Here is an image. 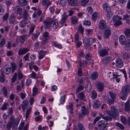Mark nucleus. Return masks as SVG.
Instances as JSON below:
<instances>
[{
	"label": "nucleus",
	"mask_w": 130,
	"mask_h": 130,
	"mask_svg": "<svg viewBox=\"0 0 130 130\" xmlns=\"http://www.w3.org/2000/svg\"><path fill=\"white\" fill-rule=\"evenodd\" d=\"M125 49L127 51L130 50V39H128L126 40L125 44Z\"/></svg>",
	"instance_id": "obj_24"
},
{
	"label": "nucleus",
	"mask_w": 130,
	"mask_h": 130,
	"mask_svg": "<svg viewBox=\"0 0 130 130\" xmlns=\"http://www.w3.org/2000/svg\"><path fill=\"white\" fill-rule=\"evenodd\" d=\"M111 57L107 56L104 57L102 60L103 63L104 64H107L111 60Z\"/></svg>",
	"instance_id": "obj_17"
},
{
	"label": "nucleus",
	"mask_w": 130,
	"mask_h": 130,
	"mask_svg": "<svg viewBox=\"0 0 130 130\" xmlns=\"http://www.w3.org/2000/svg\"><path fill=\"white\" fill-rule=\"evenodd\" d=\"M9 17V14L7 13H6L4 14L3 16V20L4 21H6L7 20L8 17Z\"/></svg>",
	"instance_id": "obj_59"
},
{
	"label": "nucleus",
	"mask_w": 130,
	"mask_h": 130,
	"mask_svg": "<svg viewBox=\"0 0 130 130\" xmlns=\"http://www.w3.org/2000/svg\"><path fill=\"white\" fill-rule=\"evenodd\" d=\"M116 125L117 127H119L121 129H124V126L119 122H116Z\"/></svg>",
	"instance_id": "obj_47"
},
{
	"label": "nucleus",
	"mask_w": 130,
	"mask_h": 130,
	"mask_svg": "<svg viewBox=\"0 0 130 130\" xmlns=\"http://www.w3.org/2000/svg\"><path fill=\"white\" fill-rule=\"evenodd\" d=\"M123 57L124 59H128L129 58L128 54L127 53H124L123 54Z\"/></svg>",
	"instance_id": "obj_62"
},
{
	"label": "nucleus",
	"mask_w": 130,
	"mask_h": 130,
	"mask_svg": "<svg viewBox=\"0 0 130 130\" xmlns=\"http://www.w3.org/2000/svg\"><path fill=\"white\" fill-rule=\"evenodd\" d=\"M97 97V94L95 91H93L91 92L92 98L94 100Z\"/></svg>",
	"instance_id": "obj_46"
},
{
	"label": "nucleus",
	"mask_w": 130,
	"mask_h": 130,
	"mask_svg": "<svg viewBox=\"0 0 130 130\" xmlns=\"http://www.w3.org/2000/svg\"><path fill=\"white\" fill-rule=\"evenodd\" d=\"M95 41V39H94L89 37L86 39L85 43L87 45H90L93 43H94Z\"/></svg>",
	"instance_id": "obj_14"
},
{
	"label": "nucleus",
	"mask_w": 130,
	"mask_h": 130,
	"mask_svg": "<svg viewBox=\"0 0 130 130\" xmlns=\"http://www.w3.org/2000/svg\"><path fill=\"white\" fill-rule=\"evenodd\" d=\"M52 25V27L54 29H56L58 26V22L56 20H53V21Z\"/></svg>",
	"instance_id": "obj_38"
},
{
	"label": "nucleus",
	"mask_w": 130,
	"mask_h": 130,
	"mask_svg": "<svg viewBox=\"0 0 130 130\" xmlns=\"http://www.w3.org/2000/svg\"><path fill=\"white\" fill-rule=\"evenodd\" d=\"M96 87L99 91L102 92L104 89V85L103 83L99 82L96 84Z\"/></svg>",
	"instance_id": "obj_13"
},
{
	"label": "nucleus",
	"mask_w": 130,
	"mask_h": 130,
	"mask_svg": "<svg viewBox=\"0 0 130 130\" xmlns=\"http://www.w3.org/2000/svg\"><path fill=\"white\" fill-rule=\"evenodd\" d=\"M103 8L106 12H110L111 10V7L107 3L104 4L103 5Z\"/></svg>",
	"instance_id": "obj_18"
},
{
	"label": "nucleus",
	"mask_w": 130,
	"mask_h": 130,
	"mask_svg": "<svg viewBox=\"0 0 130 130\" xmlns=\"http://www.w3.org/2000/svg\"><path fill=\"white\" fill-rule=\"evenodd\" d=\"M31 108L30 107L29 109H28L26 110V119H27L29 117V115L30 113Z\"/></svg>",
	"instance_id": "obj_41"
},
{
	"label": "nucleus",
	"mask_w": 130,
	"mask_h": 130,
	"mask_svg": "<svg viewBox=\"0 0 130 130\" xmlns=\"http://www.w3.org/2000/svg\"><path fill=\"white\" fill-rule=\"evenodd\" d=\"M59 4L62 6L65 7L66 6L67 4L66 0H60Z\"/></svg>",
	"instance_id": "obj_55"
},
{
	"label": "nucleus",
	"mask_w": 130,
	"mask_h": 130,
	"mask_svg": "<svg viewBox=\"0 0 130 130\" xmlns=\"http://www.w3.org/2000/svg\"><path fill=\"white\" fill-rule=\"evenodd\" d=\"M17 74L15 73L11 79V82L12 83H14L16 81L17 78Z\"/></svg>",
	"instance_id": "obj_45"
},
{
	"label": "nucleus",
	"mask_w": 130,
	"mask_h": 130,
	"mask_svg": "<svg viewBox=\"0 0 130 130\" xmlns=\"http://www.w3.org/2000/svg\"><path fill=\"white\" fill-rule=\"evenodd\" d=\"M84 88V86L83 85H80L79 86L76 90V92L78 93L83 90Z\"/></svg>",
	"instance_id": "obj_44"
},
{
	"label": "nucleus",
	"mask_w": 130,
	"mask_h": 130,
	"mask_svg": "<svg viewBox=\"0 0 130 130\" xmlns=\"http://www.w3.org/2000/svg\"><path fill=\"white\" fill-rule=\"evenodd\" d=\"M71 21L73 24H75L77 23L78 20L76 17L73 16L71 18Z\"/></svg>",
	"instance_id": "obj_37"
},
{
	"label": "nucleus",
	"mask_w": 130,
	"mask_h": 130,
	"mask_svg": "<svg viewBox=\"0 0 130 130\" xmlns=\"http://www.w3.org/2000/svg\"><path fill=\"white\" fill-rule=\"evenodd\" d=\"M104 99L105 102L109 105L113 104L115 102L114 99H110L109 97L107 96H104Z\"/></svg>",
	"instance_id": "obj_9"
},
{
	"label": "nucleus",
	"mask_w": 130,
	"mask_h": 130,
	"mask_svg": "<svg viewBox=\"0 0 130 130\" xmlns=\"http://www.w3.org/2000/svg\"><path fill=\"white\" fill-rule=\"evenodd\" d=\"M11 66L7 64L4 67V70L6 74H8L11 72L13 73L14 72L16 69L15 64L14 63H11Z\"/></svg>",
	"instance_id": "obj_1"
},
{
	"label": "nucleus",
	"mask_w": 130,
	"mask_h": 130,
	"mask_svg": "<svg viewBox=\"0 0 130 130\" xmlns=\"http://www.w3.org/2000/svg\"><path fill=\"white\" fill-rule=\"evenodd\" d=\"M43 36V39L41 42V44H43L47 43L48 40L50 39L48 33H44Z\"/></svg>",
	"instance_id": "obj_5"
},
{
	"label": "nucleus",
	"mask_w": 130,
	"mask_h": 130,
	"mask_svg": "<svg viewBox=\"0 0 130 130\" xmlns=\"http://www.w3.org/2000/svg\"><path fill=\"white\" fill-rule=\"evenodd\" d=\"M107 14L106 16L108 20L110 19L112 15V13L111 12V10L110 11V12H107Z\"/></svg>",
	"instance_id": "obj_56"
},
{
	"label": "nucleus",
	"mask_w": 130,
	"mask_h": 130,
	"mask_svg": "<svg viewBox=\"0 0 130 130\" xmlns=\"http://www.w3.org/2000/svg\"><path fill=\"white\" fill-rule=\"evenodd\" d=\"M46 52L42 50L40 51L39 53L38 58L40 59L43 58L45 56Z\"/></svg>",
	"instance_id": "obj_22"
},
{
	"label": "nucleus",
	"mask_w": 130,
	"mask_h": 130,
	"mask_svg": "<svg viewBox=\"0 0 130 130\" xmlns=\"http://www.w3.org/2000/svg\"><path fill=\"white\" fill-rule=\"evenodd\" d=\"M29 51V49L27 48H23L22 49H20L18 51V54L20 55H21L26 53Z\"/></svg>",
	"instance_id": "obj_12"
},
{
	"label": "nucleus",
	"mask_w": 130,
	"mask_h": 130,
	"mask_svg": "<svg viewBox=\"0 0 130 130\" xmlns=\"http://www.w3.org/2000/svg\"><path fill=\"white\" fill-rule=\"evenodd\" d=\"M124 110L126 111H129L130 110V105L129 102L127 101L125 104Z\"/></svg>",
	"instance_id": "obj_29"
},
{
	"label": "nucleus",
	"mask_w": 130,
	"mask_h": 130,
	"mask_svg": "<svg viewBox=\"0 0 130 130\" xmlns=\"http://www.w3.org/2000/svg\"><path fill=\"white\" fill-rule=\"evenodd\" d=\"M32 91L33 93L32 95V96H34L38 94V89L36 87H34Z\"/></svg>",
	"instance_id": "obj_39"
},
{
	"label": "nucleus",
	"mask_w": 130,
	"mask_h": 130,
	"mask_svg": "<svg viewBox=\"0 0 130 130\" xmlns=\"http://www.w3.org/2000/svg\"><path fill=\"white\" fill-rule=\"evenodd\" d=\"M1 73L0 76V81L2 83H3L5 81L4 74L3 70H1Z\"/></svg>",
	"instance_id": "obj_32"
},
{
	"label": "nucleus",
	"mask_w": 130,
	"mask_h": 130,
	"mask_svg": "<svg viewBox=\"0 0 130 130\" xmlns=\"http://www.w3.org/2000/svg\"><path fill=\"white\" fill-rule=\"evenodd\" d=\"M77 73L79 76L81 77L82 76L83 72L82 71V69L81 68H78L77 71Z\"/></svg>",
	"instance_id": "obj_61"
},
{
	"label": "nucleus",
	"mask_w": 130,
	"mask_h": 130,
	"mask_svg": "<svg viewBox=\"0 0 130 130\" xmlns=\"http://www.w3.org/2000/svg\"><path fill=\"white\" fill-rule=\"evenodd\" d=\"M9 26H5L4 27V29L2 28L0 29V31L1 32H3L4 31V29L5 31L6 32H7L8 31L9 29Z\"/></svg>",
	"instance_id": "obj_42"
},
{
	"label": "nucleus",
	"mask_w": 130,
	"mask_h": 130,
	"mask_svg": "<svg viewBox=\"0 0 130 130\" xmlns=\"http://www.w3.org/2000/svg\"><path fill=\"white\" fill-rule=\"evenodd\" d=\"M22 18L24 20L29 21V19H30V18L29 17V15L26 10H25L23 11L22 14Z\"/></svg>",
	"instance_id": "obj_8"
},
{
	"label": "nucleus",
	"mask_w": 130,
	"mask_h": 130,
	"mask_svg": "<svg viewBox=\"0 0 130 130\" xmlns=\"http://www.w3.org/2000/svg\"><path fill=\"white\" fill-rule=\"evenodd\" d=\"M6 40L4 38H3L0 42V47H2L5 45L6 42Z\"/></svg>",
	"instance_id": "obj_53"
},
{
	"label": "nucleus",
	"mask_w": 130,
	"mask_h": 130,
	"mask_svg": "<svg viewBox=\"0 0 130 130\" xmlns=\"http://www.w3.org/2000/svg\"><path fill=\"white\" fill-rule=\"evenodd\" d=\"M106 27L105 22L104 20L100 21L99 23V27L101 29H103Z\"/></svg>",
	"instance_id": "obj_21"
},
{
	"label": "nucleus",
	"mask_w": 130,
	"mask_h": 130,
	"mask_svg": "<svg viewBox=\"0 0 130 130\" xmlns=\"http://www.w3.org/2000/svg\"><path fill=\"white\" fill-rule=\"evenodd\" d=\"M13 10L14 11L15 13L20 15H21V13L22 11V8L19 6H18L14 8L13 9Z\"/></svg>",
	"instance_id": "obj_15"
},
{
	"label": "nucleus",
	"mask_w": 130,
	"mask_h": 130,
	"mask_svg": "<svg viewBox=\"0 0 130 130\" xmlns=\"http://www.w3.org/2000/svg\"><path fill=\"white\" fill-rule=\"evenodd\" d=\"M28 21L24 20L20 22L19 24L20 26L21 27H24L25 26L26 24L27 23Z\"/></svg>",
	"instance_id": "obj_35"
},
{
	"label": "nucleus",
	"mask_w": 130,
	"mask_h": 130,
	"mask_svg": "<svg viewBox=\"0 0 130 130\" xmlns=\"http://www.w3.org/2000/svg\"><path fill=\"white\" fill-rule=\"evenodd\" d=\"M121 122L123 124H125L127 123V120L124 116H121Z\"/></svg>",
	"instance_id": "obj_52"
},
{
	"label": "nucleus",
	"mask_w": 130,
	"mask_h": 130,
	"mask_svg": "<svg viewBox=\"0 0 130 130\" xmlns=\"http://www.w3.org/2000/svg\"><path fill=\"white\" fill-rule=\"evenodd\" d=\"M120 43L122 45H125L126 40L125 36L123 35H121L119 38Z\"/></svg>",
	"instance_id": "obj_16"
},
{
	"label": "nucleus",
	"mask_w": 130,
	"mask_h": 130,
	"mask_svg": "<svg viewBox=\"0 0 130 130\" xmlns=\"http://www.w3.org/2000/svg\"><path fill=\"white\" fill-rule=\"evenodd\" d=\"M103 119L107 121H111L112 119V117L109 116H106L103 117Z\"/></svg>",
	"instance_id": "obj_51"
},
{
	"label": "nucleus",
	"mask_w": 130,
	"mask_h": 130,
	"mask_svg": "<svg viewBox=\"0 0 130 130\" xmlns=\"http://www.w3.org/2000/svg\"><path fill=\"white\" fill-rule=\"evenodd\" d=\"M77 127L79 130H85L83 124L81 123L78 124Z\"/></svg>",
	"instance_id": "obj_49"
},
{
	"label": "nucleus",
	"mask_w": 130,
	"mask_h": 130,
	"mask_svg": "<svg viewBox=\"0 0 130 130\" xmlns=\"http://www.w3.org/2000/svg\"><path fill=\"white\" fill-rule=\"evenodd\" d=\"M18 3L20 5L24 6H26L28 2V0H19Z\"/></svg>",
	"instance_id": "obj_28"
},
{
	"label": "nucleus",
	"mask_w": 130,
	"mask_h": 130,
	"mask_svg": "<svg viewBox=\"0 0 130 130\" xmlns=\"http://www.w3.org/2000/svg\"><path fill=\"white\" fill-rule=\"evenodd\" d=\"M99 16V14L97 12L94 13L92 15L91 19L95 21L97 19V18Z\"/></svg>",
	"instance_id": "obj_33"
},
{
	"label": "nucleus",
	"mask_w": 130,
	"mask_h": 130,
	"mask_svg": "<svg viewBox=\"0 0 130 130\" xmlns=\"http://www.w3.org/2000/svg\"><path fill=\"white\" fill-rule=\"evenodd\" d=\"M14 53L12 51H7V55L8 56H11L14 55Z\"/></svg>",
	"instance_id": "obj_57"
},
{
	"label": "nucleus",
	"mask_w": 130,
	"mask_h": 130,
	"mask_svg": "<svg viewBox=\"0 0 130 130\" xmlns=\"http://www.w3.org/2000/svg\"><path fill=\"white\" fill-rule=\"evenodd\" d=\"M122 24L121 21L118 20L114 23V25L116 26H118Z\"/></svg>",
	"instance_id": "obj_63"
},
{
	"label": "nucleus",
	"mask_w": 130,
	"mask_h": 130,
	"mask_svg": "<svg viewBox=\"0 0 130 130\" xmlns=\"http://www.w3.org/2000/svg\"><path fill=\"white\" fill-rule=\"evenodd\" d=\"M82 114H80L79 115V118H82L84 116V115H88L89 113V110L88 108H85L84 106H82Z\"/></svg>",
	"instance_id": "obj_6"
},
{
	"label": "nucleus",
	"mask_w": 130,
	"mask_h": 130,
	"mask_svg": "<svg viewBox=\"0 0 130 130\" xmlns=\"http://www.w3.org/2000/svg\"><path fill=\"white\" fill-rule=\"evenodd\" d=\"M116 66L118 68L122 67L123 65L122 61L119 58H117L116 60Z\"/></svg>",
	"instance_id": "obj_11"
},
{
	"label": "nucleus",
	"mask_w": 130,
	"mask_h": 130,
	"mask_svg": "<svg viewBox=\"0 0 130 130\" xmlns=\"http://www.w3.org/2000/svg\"><path fill=\"white\" fill-rule=\"evenodd\" d=\"M68 17V15H66V13H64L63 14L61 19V20L60 23L61 24L64 23L65 22V21L67 19Z\"/></svg>",
	"instance_id": "obj_27"
},
{
	"label": "nucleus",
	"mask_w": 130,
	"mask_h": 130,
	"mask_svg": "<svg viewBox=\"0 0 130 130\" xmlns=\"http://www.w3.org/2000/svg\"><path fill=\"white\" fill-rule=\"evenodd\" d=\"M109 93L111 99H113L115 100L116 96V93L115 92H112L110 91L109 92Z\"/></svg>",
	"instance_id": "obj_36"
},
{
	"label": "nucleus",
	"mask_w": 130,
	"mask_h": 130,
	"mask_svg": "<svg viewBox=\"0 0 130 130\" xmlns=\"http://www.w3.org/2000/svg\"><path fill=\"white\" fill-rule=\"evenodd\" d=\"M53 21V19L51 18H48L44 20L43 22V24L44 25L45 28L46 29H49Z\"/></svg>",
	"instance_id": "obj_4"
},
{
	"label": "nucleus",
	"mask_w": 130,
	"mask_h": 130,
	"mask_svg": "<svg viewBox=\"0 0 130 130\" xmlns=\"http://www.w3.org/2000/svg\"><path fill=\"white\" fill-rule=\"evenodd\" d=\"M130 90V86L128 84L126 85L122 88V94L126 95L129 92Z\"/></svg>",
	"instance_id": "obj_7"
},
{
	"label": "nucleus",
	"mask_w": 130,
	"mask_h": 130,
	"mask_svg": "<svg viewBox=\"0 0 130 130\" xmlns=\"http://www.w3.org/2000/svg\"><path fill=\"white\" fill-rule=\"evenodd\" d=\"M89 0H81L80 4L83 6L86 5L88 2Z\"/></svg>",
	"instance_id": "obj_58"
},
{
	"label": "nucleus",
	"mask_w": 130,
	"mask_h": 130,
	"mask_svg": "<svg viewBox=\"0 0 130 130\" xmlns=\"http://www.w3.org/2000/svg\"><path fill=\"white\" fill-rule=\"evenodd\" d=\"M98 76V74L96 72H94L90 75L91 79L93 80H95L96 79Z\"/></svg>",
	"instance_id": "obj_26"
},
{
	"label": "nucleus",
	"mask_w": 130,
	"mask_h": 130,
	"mask_svg": "<svg viewBox=\"0 0 130 130\" xmlns=\"http://www.w3.org/2000/svg\"><path fill=\"white\" fill-rule=\"evenodd\" d=\"M23 77V75L22 73L20 71H19L18 73V77L21 80Z\"/></svg>",
	"instance_id": "obj_60"
},
{
	"label": "nucleus",
	"mask_w": 130,
	"mask_h": 130,
	"mask_svg": "<svg viewBox=\"0 0 130 130\" xmlns=\"http://www.w3.org/2000/svg\"><path fill=\"white\" fill-rule=\"evenodd\" d=\"M110 108L111 110H106L105 111L106 113L113 118H115L119 115V112L118 110L113 106H111L110 107Z\"/></svg>",
	"instance_id": "obj_2"
},
{
	"label": "nucleus",
	"mask_w": 130,
	"mask_h": 130,
	"mask_svg": "<svg viewBox=\"0 0 130 130\" xmlns=\"http://www.w3.org/2000/svg\"><path fill=\"white\" fill-rule=\"evenodd\" d=\"M8 104L7 103H4L1 108V109L3 110H5L7 109V106Z\"/></svg>",
	"instance_id": "obj_48"
},
{
	"label": "nucleus",
	"mask_w": 130,
	"mask_h": 130,
	"mask_svg": "<svg viewBox=\"0 0 130 130\" xmlns=\"http://www.w3.org/2000/svg\"><path fill=\"white\" fill-rule=\"evenodd\" d=\"M13 107H11L8 108L7 111V116H10L13 113Z\"/></svg>",
	"instance_id": "obj_43"
},
{
	"label": "nucleus",
	"mask_w": 130,
	"mask_h": 130,
	"mask_svg": "<svg viewBox=\"0 0 130 130\" xmlns=\"http://www.w3.org/2000/svg\"><path fill=\"white\" fill-rule=\"evenodd\" d=\"M28 106V102L27 100H24L22 104V106L23 109L25 111L26 109L27 108Z\"/></svg>",
	"instance_id": "obj_19"
},
{
	"label": "nucleus",
	"mask_w": 130,
	"mask_h": 130,
	"mask_svg": "<svg viewBox=\"0 0 130 130\" xmlns=\"http://www.w3.org/2000/svg\"><path fill=\"white\" fill-rule=\"evenodd\" d=\"M2 91L3 94L6 97L7 96L8 92L6 87H4L2 88Z\"/></svg>",
	"instance_id": "obj_40"
},
{
	"label": "nucleus",
	"mask_w": 130,
	"mask_h": 130,
	"mask_svg": "<svg viewBox=\"0 0 130 130\" xmlns=\"http://www.w3.org/2000/svg\"><path fill=\"white\" fill-rule=\"evenodd\" d=\"M83 25L86 26H90L91 24L90 22L88 20L85 21L83 23Z\"/></svg>",
	"instance_id": "obj_64"
},
{
	"label": "nucleus",
	"mask_w": 130,
	"mask_h": 130,
	"mask_svg": "<svg viewBox=\"0 0 130 130\" xmlns=\"http://www.w3.org/2000/svg\"><path fill=\"white\" fill-rule=\"evenodd\" d=\"M99 53L100 56L103 57L107 55L108 52L106 49H103L100 51Z\"/></svg>",
	"instance_id": "obj_20"
},
{
	"label": "nucleus",
	"mask_w": 130,
	"mask_h": 130,
	"mask_svg": "<svg viewBox=\"0 0 130 130\" xmlns=\"http://www.w3.org/2000/svg\"><path fill=\"white\" fill-rule=\"evenodd\" d=\"M113 79L116 78V82L118 83L119 82L120 80V78H119L118 77V76H119L120 75H118L117 72L115 73H114L113 74Z\"/></svg>",
	"instance_id": "obj_34"
},
{
	"label": "nucleus",
	"mask_w": 130,
	"mask_h": 130,
	"mask_svg": "<svg viewBox=\"0 0 130 130\" xmlns=\"http://www.w3.org/2000/svg\"><path fill=\"white\" fill-rule=\"evenodd\" d=\"M9 22L10 24H13L15 23V17L13 14H12L11 15L9 18Z\"/></svg>",
	"instance_id": "obj_23"
},
{
	"label": "nucleus",
	"mask_w": 130,
	"mask_h": 130,
	"mask_svg": "<svg viewBox=\"0 0 130 130\" xmlns=\"http://www.w3.org/2000/svg\"><path fill=\"white\" fill-rule=\"evenodd\" d=\"M26 39V36L25 35H24L20 37V41L21 43H24L25 39Z\"/></svg>",
	"instance_id": "obj_50"
},
{
	"label": "nucleus",
	"mask_w": 130,
	"mask_h": 130,
	"mask_svg": "<svg viewBox=\"0 0 130 130\" xmlns=\"http://www.w3.org/2000/svg\"><path fill=\"white\" fill-rule=\"evenodd\" d=\"M69 4L71 6H76L79 4V2L77 0H67Z\"/></svg>",
	"instance_id": "obj_10"
},
{
	"label": "nucleus",
	"mask_w": 130,
	"mask_h": 130,
	"mask_svg": "<svg viewBox=\"0 0 130 130\" xmlns=\"http://www.w3.org/2000/svg\"><path fill=\"white\" fill-rule=\"evenodd\" d=\"M93 106L95 108H98L100 105V102L98 100H95L92 104Z\"/></svg>",
	"instance_id": "obj_25"
},
{
	"label": "nucleus",
	"mask_w": 130,
	"mask_h": 130,
	"mask_svg": "<svg viewBox=\"0 0 130 130\" xmlns=\"http://www.w3.org/2000/svg\"><path fill=\"white\" fill-rule=\"evenodd\" d=\"M98 124L99 128V130H107L106 126L107 124L105 121L100 120L98 122Z\"/></svg>",
	"instance_id": "obj_3"
},
{
	"label": "nucleus",
	"mask_w": 130,
	"mask_h": 130,
	"mask_svg": "<svg viewBox=\"0 0 130 130\" xmlns=\"http://www.w3.org/2000/svg\"><path fill=\"white\" fill-rule=\"evenodd\" d=\"M39 35V33H33L32 35V39L33 40L36 39L38 38Z\"/></svg>",
	"instance_id": "obj_54"
},
{
	"label": "nucleus",
	"mask_w": 130,
	"mask_h": 130,
	"mask_svg": "<svg viewBox=\"0 0 130 130\" xmlns=\"http://www.w3.org/2000/svg\"><path fill=\"white\" fill-rule=\"evenodd\" d=\"M19 121L20 120L19 118H16L11 122L12 125H13V126H17L18 125Z\"/></svg>",
	"instance_id": "obj_31"
},
{
	"label": "nucleus",
	"mask_w": 130,
	"mask_h": 130,
	"mask_svg": "<svg viewBox=\"0 0 130 130\" xmlns=\"http://www.w3.org/2000/svg\"><path fill=\"white\" fill-rule=\"evenodd\" d=\"M78 97L80 100H83L85 101H86L85 99H84L85 98V94L83 92L79 93L78 95Z\"/></svg>",
	"instance_id": "obj_30"
}]
</instances>
